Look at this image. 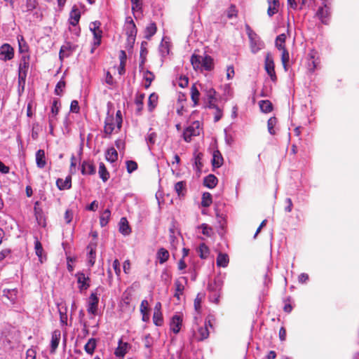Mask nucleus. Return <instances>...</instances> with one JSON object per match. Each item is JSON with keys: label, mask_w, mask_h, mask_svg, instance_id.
I'll use <instances>...</instances> for the list:
<instances>
[{"label": "nucleus", "mask_w": 359, "mask_h": 359, "mask_svg": "<svg viewBox=\"0 0 359 359\" xmlns=\"http://www.w3.org/2000/svg\"><path fill=\"white\" fill-rule=\"evenodd\" d=\"M277 123L278 120L275 116L271 117L267 121L268 131L272 135H276L275 127Z\"/></svg>", "instance_id": "a18cd8bd"}, {"label": "nucleus", "mask_w": 359, "mask_h": 359, "mask_svg": "<svg viewBox=\"0 0 359 359\" xmlns=\"http://www.w3.org/2000/svg\"><path fill=\"white\" fill-rule=\"evenodd\" d=\"M29 67V55L24 54L21 59L18 67V76L27 77V72Z\"/></svg>", "instance_id": "f8f14e48"}, {"label": "nucleus", "mask_w": 359, "mask_h": 359, "mask_svg": "<svg viewBox=\"0 0 359 359\" xmlns=\"http://www.w3.org/2000/svg\"><path fill=\"white\" fill-rule=\"evenodd\" d=\"M320 59L318 53L315 50H311L307 56V67L310 72L313 73L318 68Z\"/></svg>", "instance_id": "0eeeda50"}, {"label": "nucleus", "mask_w": 359, "mask_h": 359, "mask_svg": "<svg viewBox=\"0 0 359 359\" xmlns=\"http://www.w3.org/2000/svg\"><path fill=\"white\" fill-rule=\"evenodd\" d=\"M201 59V57L195 53L192 55L191 57V65L196 70L202 71V61Z\"/></svg>", "instance_id": "c9c22d12"}, {"label": "nucleus", "mask_w": 359, "mask_h": 359, "mask_svg": "<svg viewBox=\"0 0 359 359\" xmlns=\"http://www.w3.org/2000/svg\"><path fill=\"white\" fill-rule=\"evenodd\" d=\"M148 306L149 303L147 300L144 299L142 301L140 305V312L142 315V320L144 322H147L149 320V315L148 313Z\"/></svg>", "instance_id": "473e14b6"}, {"label": "nucleus", "mask_w": 359, "mask_h": 359, "mask_svg": "<svg viewBox=\"0 0 359 359\" xmlns=\"http://www.w3.org/2000/svg\"><path fill=\"white\" fill-rule=\"evenodd\" d=\"M18 290L16 289H4L3 295L6 297L11 302H14L17 297Z\"/></svg>", "instance_id": "49530a36"}, {"label": "nucleus", "mask_w": 359, "mask_h": 359, "mask_svg": "<svg viewBox=\"0 0 359 359\" xmlns=\"http://www.w3.org/2000/svg\"><path fill=\"white\" fill-rule=\"evenodd\" d=\"M209 150L212 154L211 163L212 169L215 170L216 168H219L223 165L224 158L221 152L217 149L216 142L211 144Z\"/></svg>", "instance_id": "39448f33"}, {"label": "nucleus", "mask_w": 359, "mask_h": 359, "mask_svg": "<svg viewBox=\"0 0 359 359\" xmlns=\"http://www.w3.org/2000/svg\"><path fill=\"white\" fill-rule=\"evenodd\" d=\"M245 27L250 40L251 51L253 53H257L263 48L264 43L260 40L259 36L251 29L249 25L246 24Z\"/></svg>", "instance_id": "20e7f679"}, {"label": "nucleus", "mask_w": 359, "mask_h": 359, "mask_svg": "<svg viewBox=\"0 0 359 359\" xmlns=\"http://www.w3.org/2000/svg\"><path fill=\"white\" fill-rule=\"evenodd\" d=\"M125 29L127 36L130 37V39H133V37H136L137 29L130 17L126 18Z\"/></svg>", "instance_id": "ddd939ff"}, {"label": "nucleus", "mask_w": 359, "mask_h": 359, "mask_svg": "<svg viewBox=\"0 0 359 359\" xmlns=\"http://www.w3.org/2000/svg\"><path fill=\"white\" fill-rule=\"evenodd\" d=\"M157 258L160 264L165 263L169 258V252L165 248H160L157 252Z\"/></svg>", "instance_id": "37998d69"}, {"label": "nucleus", "mask_w": 359, "mask_h": 359, "mask_svg": "<svg viewBox=\"0 0 359 359\" xmlns=\"http://www.w3.org/2000/svg\"><path fill=\"white\" fill-rule=\"evenodd\" d=\"M208 327H210V328L212 329V325L210 319H208L207 321H205V326L203 327V339L208 338L209 336L210 331L208 330Z\"/></svg>", "instance_id": "680f3d73"}, {"label": "nucleus", "mask_w": 359, "mask_h": 359, "mask_svg": "<svg viewBox=\"0 0 359 359\" xmlns=\"http://www.w3.org/2000/svg\"><path fill=\"white\" fill-rule=\"evenodd\" d=\"M201 303L202 297L198 293L194 300V325L192 327L193 337L197 341L202 340V327L200 325L202 320Z\"/></svg>", "instance_id": "f257e3e1"}, {"label": "nucleus", "mask_w": 359, "mask_h": 359, "mask_svg": "<svg viewBox=\"0 0 359 359\" xmlns=\"http://www.w3.org/2000/svg\"><path fill=\"white\" fill-rule=\"evenodd\" d=\"M286 39V36L284 34L278 35L276 39V46L278 50L285 49V42Z\"/></svg>", "instance_id": "09e8293b"}, {"label": "nucleus", "mask_w": 359, "mask_h": 359, "mask_svg": "<svg viewBox=\"0 0 359 359\" xmlns=\"http://www.w3.org/2000/svg\"><path fill=\"white\" fill-rule=\"evenodd\" d=\"M14 57V49L8 43H4L0 47V60L8 61Z\"/></svg>", "instance_id": "9d476101"}, {"label": "nucleus", "mask_w": 359, "mask_h": 359, "mask_svg": "<svg viewBox=\"0 0 359 359\" xmlns=\"http://www.w3.org/2000/svg\"><path fill=\"white\" fill-rule=\"evenodd\" d=\"M40 204V201H38L34 203V213L38 224L39 225H41L42 223L45 221V219L43 216V210L41 208L39 207Z\"/></svg>", "instance_id": "b1692460"}, {"label": "nucleus", "mask_w": 359, "mask_h": 359, "mask_svg": "<svg viewBox=\"0 0 359 359\" xmlns=\"http://www.w3.org/2000/svg\"><path fill=\"white\" fill-rule=\"evenodd\" d=\"M182 324V317L180 315H174L170 323V330L173 333L177 334L180 331Z\"/></svg>", "instance_id": "f3484780"}, {"label": "nucleus", "mask_w": 359, "mask_h": 359, "mask_svg": "<svg viewBox=\"0 0 359 359\" xmlns=\"http://www.w3.org/2000/svg\"><path fill=\"white\" fill-rule=\"evenodd\" d=\"M114 130V118L109 112L104 121V131L107 135H111Z\"/></svg>", "instance_id": "6ab92c4d"}, {"label": "nucleus", "mask_w": 359, "mask_h": 359, "mask_svg": "<svg viewBox=\"0 0 359 359\" xmlns=\"http://www.w3.org/2000/svg\"><path fill=\"white\" fill-rule=\"evenodd\" d=\"M119 231L124 236H128L131 232V229L126 217H122L119 222Z\"/></svg>", "instance_id": "7c9ffc66"}, {"label": "nucleus", "mask_w": 359, "mask_h": 359, "mask_svg": "<svg viewBox=\"0 0 359 359\" xmlns=\"http://www.w3.org/2000/svg\"><path fill=\"white\" fill-rule=\"evenodd\" d=\"M212 203V197L209 192H203V215H205V208L208 207Z\"/></svg>", "instance_id": "864d4df0"}, {"label": "nucleus", "mask_w": 359, "mask_h": 359, "mask_svg": "<svg viewBox=\"0 0 359 359\" xmlns=\"http://www.w3.org/2000/svg\"><path fill=\"white\" fill-rule=\"evenodd\" d=\"M316 15L318 16V18H319L322 23L325 25L328 24L330 18L329 8L326 5H325L324 7H320L318 9Z\"/></svg>", "instance_id": "a211bd4d"}, {"label": "nucleus", "mask_w": 359, "mask_h": 359, "mask_svg": "<svg viewBox=\"0 0 359 359\" xmlns=\"http://www.w3.org/2000/svg\"><path fill=\"white\" fill-rule=\"evenodd\" d=\"M157 27L155 22H151L145 29V38L150 39L156 32Z\"/></svg>", "instance_id": "79ce46f5"}, {"label": "nucleus", "mask_w": 359, "mask_h": 359, "mask_svg": "<svg viewBox=\"0 0 359 359\" xmlns=\"http://www.w3.org/2000/svg\"><path fill=\"white\" fill-rule=\"evenodd\" d=\"M60 320L62 325H67V307H65V311H62V309H59Z\"/></svg>", "instance_id": "052dcab7"}, {"label": "nucleus", "mask_w": 359, "mask_h": 359, "mask_svg": "<svg viewBox=\"0 0 359 359\" xmlns=\"http://www.w3.org/2000/svg\"><path fill=\"white\" fill-rule=\"evenodd\" d=\"M186 278L182 277L175 281V292L183 294L184 286L183 281L186 282Z\"/></svg>", "instance_id": "3c124183"}, {"label": "nucleus", "mask_w": 359, "mask_h": 359, "mask_svg": "<svg viewBox=\"0 0 359 359\" xmlns=\"http://www.w3.org/2000/svg\"><path fill=\"white\" fill-rule=\"evenodd\" d=\"M37 5L36 0H26V11H33Z\"/></svg>", "instance_id": "69168bd1"}, {"label": "nucleus", "mask_w": 359, "mask_h": 359, "mask_svg": "<svg viewBox=\"0 0 359 359\" xmlns=\"http://www.w3.org/2000/svg\"><path fill=\"white\" fill-rule=\"evenodd\" d=\"M81 12L76 6H74L69 14V24L75 27L79 22Z\"/></svg>", "instance_id": "aec40b11"}, {"label": "nucleus", "mask_w": 359, "mask_h": 359, "mask_svg": "<svg viewBox=\"0 0 359 359\" xmlns=\"http://www.w3.org/2000/svg\"><path fill=\"white\" fill-rule=\"evenodd\" d=\"M100 177L102 180L103 182H107L109 178V173L107 171L105 165L104 163L101 162L99 164V171H98Z\"/></svg>", "instance_id": "ea45409f"}, {"label": "nucleus", "mask_w": 359, "mask_h": 359, "mask_svg": "<svg viewBox=\"0 0 359 359\" xmlns=\"http://www.w3.org/2000/svg\"><path fill=\"white\" fill-rule=\"evenodd\" d=\"M160 52L163 56H165L169 54V43L168 42L161 43L159 47Z\"/></svg>", "instance_id": "e2e57ef3"}, {"label": "nucleus", "mask_w": 359, "mask_h": 359, "mask_svg": "<svg viewBox=\"0 0 359 359\" xmlns=\"http://www.w3.org/2000/svg\"><path fill=\"white\" fill-rule=\"evenodd\" d=\"M65 87V81L60 80L56 85L55 93L56 95H60L63 90V88Z\"/></svg>", "instance_id": "774afa93"}, {"label": "nucleus", "mask_w": 359, "mask_h": 359, "mask_svg": "<svg viewBox=\"0 0 359 359\" xmlns=\"http://www.w3.org/2000/svg\"><path fill=\"white\" fill-rule=\"evenodd\" d=\"M81 172L82 175H94L95 167L92 163L84 161L81 163Z\"/></svg>", "instance_id": "a878e982"}, {"label": "nucleus", "mask_w": 359, "mask_h": 359, "mask_svg": "<svg viewBox=\"0 0 359 359\" xmlns=\"http://www.w3.org/2000/svg\"><path fill=\"white\" fill-rule=\"evenodd\" d=\"M129 348V344L127 342H123L121 340H119L118 347L115 350L114 354L117 357H123Z\"/></svg>", "instance_id": "bb28decb"}, {"label": "nucleus", "mask_w": 359, "mask_h": 359, "mask_svg": "<svg viewBox=\"0 0 359 359\" xmlns=\"http://www.w3.org/2000/svg\"><path fill=\"white\" fill-rule=\"evenodd\" d=\"M202 154L196 149L194 153L192 158V166L195 170L196 176L199 178L201 174V166H202Z\"/></svg>", "instance_id": "9b49d317"}, {"label": "nucleus", "mask_w": 359, "mask_h": 359, "mask_svg": "<svg viewBox=\"0 0 359 359\" xmlns=\"http://www.w3.org/2000/svg\"><path fill=\"white\" fill-rule=\"evenodd\" d=\"M126 168L128 173H132L137 169V163L134 161H126Z\"/></svg>", "instance_id": "bf43d9fd"}, {"label": "nucleus", "mask_w": 359, "mask_h": 359, "mask_svg": "<svg viewBox=\"0 0 359 359\" xmlns=\"http://www.w3.org/2000/svg\"><path fill=\"white\" fill-rule=\"evenodd\" d=\"M115 121H116V127H117L118 130H119L122 126V122H123L121 111L120 110H118L116 111Z\"/></svg>", "instance_id": "338daca9"}, {"label": "nucleus", "mask_w": 359, "mask_h": 359, "mask_svg": "<svg viewBox=\"0 0 359 359\" xmlns=\"http://www.w3.org/2000/svg\"><path fill=\"white\" fill-rule=\"evenodd\" d=\"M36 163L39 168H43L46 166V160L44 150L39 149L36 152Z\"/></svg>", "instance_id": "cd10ccee"}, {"label": "nucleus", "mask_w": 359, "mask_h": 359, "mask_svg": "<svg viewBox=\"0 0 359 359\" xmlns=\"http://www.w3.org/2000/svg\"><path fill=\"white\" fill-rule=\"evenodd\" d=\"M75 277L77 279V283L79 284L78 288L80 292H82L89 288L90 285V278L89 276H86L82 271H79L75 274Z\"/></svg>", "instance_id": "1a4fd4ad"}, {"label": "nucleus", "mask_w": 359, "mask_h": 359, "mask_svg": "<svg viewBox=\"0 0 359 359\" xmlns=\"http://www.w3.org/2000/svg\"><path fill=\"white\" fill-rule=\"evenodd\" d=\"M264 69L267 74L270 76L273 82L277 81V76L275 72V65L273 57L271 53H267L265 55Z\"/></svg>", "instance_id": "423d86ee"}, {"label": "nucleus", "mask_w": 359, "mask_h": 359, "mask_svg": "<svg viewBox=\"0 0 359 359\" xmlns=\"http://www.w3.org/2000/svg\"><path fill=\"white\" fill-rule=\"evenodd\" d=\"M223 286L222 278L219 276L210 277L208 283L209 292L208 299L210 302L217 304L221 296V291Z\"/></svg>", "instance_id": "f03ea898"}, {"label": "nucleus", "mask_w": 359, "mask_h": 359, "mask_svg": "<svg viewBox=\"0 0 359 359\" xmlns=\"http://www.w3.org/2000/svg\"><path fill=\"white\" fill-rule=\"evenodd\" d=\"M111 215V212L109 209H106L101 215L100 218V223L102 227L107 226L109 222Z\"/></svg>", "instance_id": "de8ad7c7"}, {"label": "nucleus", "mask_w": 359, "mask_h": 359, "mask_svg": "<svg viewBox=\"0 0 359 359\" xmlns=\"http://www.w3.org/2000/svg\"><path fill=\"white\" fill-rule=\"evenodd\" d=\"M282 50H283V52H282V55H281V62H282L284 69L285 71H287V62H289V60H290L289 53L286 50V48L283 49Z\"/></svg>", "instance_id": "5fc2aeb1"}, {"label": "nucleus", "mask_w": 359, "mask_h": 359, "mask_svg": "<svg viewBox=\"0 0 359 359\" xmlns=\"http://www.w3.org/2000/svg\"><path fill=\"white\" fill-rule=\"evenodd\" d=\"M215 95L216 91L214 88H210V89L206 90V96L208 100L206 107L212 109L214 110V121L217 122L222 118L223 112L222 110L216 104L217 99L216 98Z\"/></svg>", "instance_id": "7ed1b4c3"}, {"label": "nucleus", "mask_w": 359, "mask_h": 359, "mask_svg": "<svg viewBox=\"0 0 359 359\" xmlns=\"http://www.w3.org/2000/svg\"><path fill=\"white\" fill-rule=\"evenodd\" d=\"M96 347V339L90 338L84 346L86 352L90 355H93Z\"/></svg>", "instance_id": "c03bdc74"}, {"label": "nucleus", "mask_w": 359, "mask_h": 359, "mask_svg": "<svg viewBox=\"0 0 359 359\" xmlns=\"http://www.w3.org/2000/svg\"><path fill=\"white\" fill-rule=\"evenodd\" d=\"M26 78L27 77H25V76H18V92H19V93H22L25 90Z\"/></svg>", "instance_id": "0e129e2a"}, {"label": "nucleus", "mask_w": 359, "mask_h": 359, "mask_svg": "<svg viewBox=\"0 0 359 359\" xmlns=\"http://www.w3.org/2000/svg\"><path fill=\"white\" fill-rule=\"evenodd\" d=\"M214 60L209 55L203 56V70L211 71L214 69Z\"/></svg>", "instance_id": "58836bf2"}, {"label": "nucleus", "mask_w": 359, "mask_h": 359, "mask_svg": "<svg viewBox=\"0 0 359 359\" xmlns=\"http://www.w3.org/2000/svg\"><path fill=\"white\" fill-rule=\"evenodd\" d=\"M34 250L36 256L39 257V261L42 263L43 262V259H46V255H43V248L42 245L37 237H35L34 241Z\"/></svg>", "instance_id": "c756f323"}, {"label": "nucleus", "mask_w": 359, "mask_h": 359, "mask_svg": "<svg viewBox=\"0 0 359 359\" xmlns=\"http://www.w3.org/2000/svg\"><path fill=\"white\" fill-rule=\"evenodd\" d=\"M76 48L75 46L72 45L70 43H67L65 45H63L60 50L59 57L61 60L64 57H67L69 55L74 51Z\"/></svg>", "instance_id": "5701e85b"}, {"label": "nucleus", "mask_w": 359, "mask_h": 359, "mask_svg": "<svg viewBox=\"0 0 359 359\" xmlns=\"http://www.w3.org/2000/svg\"><path fill=\"white\" fill-rule=\"evenodd\" d=\"M199 96L200 92L198 90L196 84H194L191 88V97L194 105L198 104Z\"/></svg>", "instance_id": "8fccbe9b"}, {"label": "nucleus", "mask_w": 359, "mask_h": 359, "mask_svg": "<svg viewBox=\"0 0 359 359\" xmlns=\"http://www.w3.org/2000/svg\"><path fill=\"white\" fill-rule=\"evenodd\" d=\"M157 134L154 132L148 133L146 137V141L149 146V149H151L150 145H154L156 142Z\"/></svg>", "instance_id": "4d7b16f0"}, {"label": "nucleus", "mask_w": 359, "mask_h": 359, "mask_svg": "<svg viewBox=\"0 0 359 359\" xmlns=\"http://www.w3.org/2000/svg\"><path fill=\"white\" fill-rule=\"evenodd\" d=\"M229 257L225 253H219L217 257V265L219 267H226L229 264Z\"/></svg>", "instance_id": "4c0bfd02"}, {"label": "nucleus", "mask_w": 359, "mask_h": 359, "mask_svg": "<svg viewBox=\"0 0 359 359\" xmlns=\"http://www.w3.org/2000/svg\"><path fill=\"white\" fill-rule=\"evenodd\" d=\"M269 7L267 10V14L269 17H272L278 11L280 6L279 0H267Z\"/></svg>", "instance_id": "c85d7f7f"}, {"label": "nucleus", "mask_w": 359, "mask_h": 359, "mask_svg": "<svg viewBox=\"0 0 359 359\" xmlns=\"http://www.w3.org/2000/svg\"><path fill=\"white\" fill-rule=\"evenodd\" d=\"M153 322L156 326H161L163 323L162 313L154 312Z\"/></svg>", "instance_id": "13d9d810"}, {"label": "nucleus", "mask_w": 359, "mask_h": 359, "mask_svg": "<svg viewBox=\"0 0 359 359\" xmlns=\"http://www.w3.org/2000/svg\"><path fill=\"white\" fill-rule=\"evenodd\" d=\"M105 158L107 161L114 163L118 159V153L114 147H111L106 151Z\"/></svg>", "instance_id": "f704fd0d"}, {"label": "nucleus", "mask_w": 359, "mask_h": 359, "mask_svg": "<svg viewBox=\"0 0 359 359\" xmlns=\"http://www.w3.org/2000/svg\"><path fill=\"white\" fill-rule=\"evenodd\" d=\"M61 337V332L59 330H55L52 332L50 341V353H55L57 349Z\"/></svg>", "instance_id": "412c9836"}, {"label": "nucleus", "mask_w": 359, "mask_h": 359, "mask_svg": "<svg viewBox=\"0 0 359 359\" xmlns=\"http://www.w3.org/2000/svg\"><path fill=\"white\" fill-rule=\"evenodd\" d=\"M200 122L198 121H194L185 130L184 133V140L190 142L192 136L199 135L201 133Z\"/></svg>", "instance_id": "6e6552de"}, {"label": "nucleus", "mask_w": 359, "mask_h": 359, "mask_svg": "<svg viewBox=\"0 0 359 359\" xmlns=\"http://www.w3.org/2000/svg\"><path fill=\"white\" fill-rule=\"evenodd\" d=\"M218 184L217 177L213 174H209L203 177V187L208 189H213Z\"/></svg>", "instance_id": "4be33fe9"}, {"label": "nucleus", "mask_w": 359, "mask_h": 359, "mask_svg": "<svg viewBox=\"0 0 359 359\" xmlns=\"http://www.w3.org/2000/svg\"><path fill=\"white\" fill-rule=\"evenodd\" d=\"M61 107V103L59 99H54L51 106L50 113L48 115V123L51 126L52 122L56 119L60 109Z\"/></svg>", "instance_id": "2eb2a0df"}, {"label": "nucleus", "mask_w": 359, "mask_h": 359, "mask_svg": "<svg viewBox=\"0 0 359 359\" xmlns=\"http://www.w3.org/2000/svg\"><path fill=\"white\" fill-rule=\"evenodd\" d=\"M96 246L97 244L95 243H90L87 246V250H88L87 255L88 264L90 267L93 266L95 262L96 258Z\"/></svg>", "instance_id": "dca6fc26"}, {"label": "nucleus", "mask_w": 359, "mask_h": 359, "mask_svg": "<svg viewBox=\"0 0 359 359\" xmlns=\"http://www.w3.org/2000/svg\"><path fill=\"white\" fill-rule=\"evenodd\" d=\"M144 97H145V95L144 93H139V94H137V95H136L135 103L137 105L136 114H137V115L141 114V112L142 111L143 105H144L143 101H144Z\"/></svg>", "instance_id": "72a5a7b5"}, {"label": "nucleus", "mask_w": 359, "mask_h": 359, "mask_svg": "<svg viewBox=\"0 0 359 359\" xmlns=\"http://www.w3.org/2000/svg\"><path fill=\"white\" fill-rule=\"evenodd\" d=\"M175 191L179 197L184 196L187 192L186 182L180 181L175 184Z\"/></svg>", "instance_id": "e433bc0d"}, {"label": "nucleus", "mask_w": 359, "mask_h": 359, "mask_svg": "<svg viewBox=\"0 0 359 359\" xmlns=\"http://www.w3.org/2000/svg\"><path fill=\"white\" fill-rule=\"evenodd\" d=\"M169 232L170 244L173 247H175V244L178 241L176 234L180 235V232L177 231V228L176 227L175 222H172L171 226L169 228Z\"/></svg>", "instance_id": "2f4dec72"}, {"label": "nucleus", "mask_w": 359, "mask_h": 359, "mask_svg": "<svg viewBox=\"0 0 359 359\" xmlns=\"http://www.w3.org/2000/svg\"><path fill=\"white\" fill-rule=\"evenodd\" d=\"M99 299L97 297V294L92 292L88 298V309L87 311L89 313L96 314L97 310Z\"/></svg>", "instance_id": "4468645a"}, {"label": "nucleus", "mask_w": 359, "mask_h": 359, "mask_svg": "<svg viewBox=\"0 0 359 359\" xmlns=\"http://www.w3.org/2000/svg\"><path fill=\"white\" fill-rule=\"evenodd\" d=\"M261 111L264 113H269L273 109L272 103L269 100H261L259 102Z\"/></svg>", "instance_id": "a19ab883"}, {"label": "nucleus", "mask_w": 359, "mask_h": 359, "mask_svg": "<svg viewBox=\"0 0 359 359\" xmlns=\"http://www.w3.org/2000/svg\"><path fill=\"white\" fill-rule=\"evenodd\" d=\"M226 16L229 19L235 18L238 15V10L235 5L231 4L226 10Z\"/></svg>", "instance_id": "6e6d98bb"}, {"label": "nucleus", "mask_w": 359, "mask_h": 359, "mask_svg": "<svg viewBox=\"0 0 359 359\" xmlns=\"http://www.w3.org/2000/svg\"><path fill=\"white\" fill-rule=\"evenodd\" d=\"M57 187L60 190L69 189L72 187V177L68 175L65 180L58 178L56 181Z\"/></svg>", "instance_id": "393cba45"}, {"label": "nucleus", "mask_w": 359, "mask_h": 359, "mask_svg": "<svg viewBox=\"0 0 359 359\" xmlns=\"http://www.w3.org/2000/svg\"><path fill=\"white\" fill-rule=\"evenodd\" d=\"M154 74L151 72L147 70L144 72V79L146 81V83L144 85L146 88H148L151 86V83L154 81Z\"/></svg>", "instance_id": "603ef678"}]
</instances>
